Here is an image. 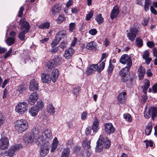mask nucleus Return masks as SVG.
Returning a JSON list of instances; mask_svg holds the SVG:
<instances>
[{"label":"nucleus","mask_w":157,"mask_h":157,"mask_svg":"<svg viewBox=\"0 0 157 157\" xmlns=\"http://www.w3.org/2000/svg\"><path fill=\"white\" fill-rule=\"evenodd\" d=\"M19 24L21 26V29L23 30L19 34L18 38L21 40L25 41L26 40L25 35L29 29L30 25L29 22L24 19H21L20 20Z\"/></svg>","instance_id":"f257e3e1"},{"label":"nucleus","mask_w":157,"mask_h":157,"mask_svg":"<svg viewBox=\"0 0 157 157\" xmlns=\"http://www.w3.org/2000/svg\"><path fill=\"white\" fill-rule=\"evenodd\" d=\"M14 125L16 129L20 133L25 131L29 127L28 122L23 119L17 121L14 123Z\"/></svg>","instance_id":"f03ea898"},{"label":"nucleus","mask_w":157,"mask_h":157,"mask_svg":"<svg viewBox=\"0 0 157 157\" xmlns=\"http://www.w3.org/2000/svg\"><path fill=\"white\" fill-rule=\"evenodd\" d=\"M91 142V139H89L88 138H86L84 140L82 143L83 147L85 149V153L83 155L82 154L84 157H90L91 155V146L90 145Z\"/></svg>","instance_id":"7ed1b4c3"},{"label":"nucleus","mask_w":157,"mask_h":157,"mask_svg":"<svg viewBox=\"0 0 157 157\" xmlns=\"http://www.w3.org/2000/svg\"><path fill=\"white\" fill-rule=\"evenodd\" d=\"M131 67H125L119 72V75L121 77V80L123 82H127L129 78V69Z\"/></svg>","instance_id":"20e7f679"},{"label":"nucleus","mask_w":157,"mask_h":157,"mask_svg":"<svg viewBox=\"0 0 157 157\" xmlns=\"http://www.w3.org/2000/svg\"><path fill=\"white\" fill-rule=\"evenodd\" d=\"M28 107V105L26 102H21L16 106L15 110L17 112L20 114H22L27 110Z\"/></svg>","instance_id":"39448f33"},{"label":"nucleus","mask_w":157,"mask_h":157,"mask_svg":"<svg viewBox=\"0 0 157 157\" xmlns=\"http://www.w3.org/2000/svg\"><path fill=\"white\" fill-rule=\"evenodd\" d=\"M119 62L122 64H126V67H131L132 65V59L127 54H123L121 56Z\"/></svg>","instance_id":"423d86ee"},{"label":"nucleus","mask_w":157,"mask_h":157,"mask_svg":"<svg viewBox=\"0 0 157 157\" xmlns=\"http://www.w3.org/2000/svg\"><path fill=\"white\" fill-rule=\"evenodd\" d=\"M138 32V29L136 27L132 26L130 29L129 32L127 33V37L128 39L131 41H134Z\"/></svg>","instance_id":"0eeeda50"},{"label":"nucleus","mask_w":157,"mask_h":157,"mask_svg":"<svg viewBox=\"0 0 157 157\" xmlns=\"http://www.w3.org/2000/svg\"><path fill=\"white\" fill-rule=\"evenodd\" d=\"M50 145L49 142H44V144L41 145L40 151L41 156L45 157L47 155L50 149Z\"/></svg>","instance_id":"6e6552de"},{"label":"nucleus","mask_w":157,"mask_h":157,"mask_svg":"<svg viewBox=\"0 0 157 157\" xmlns=\"http://www.w3.org/2000/svg\"><path fill=\"white\" fill-rule=\"evenodd\" d=\"M42 136L45 139L44 142H51L53 137L52 136V132L51 130L49 129H45L42 133Z\"/></svg>","instance_id":"1a4fd4ad"},{"label":"nucleus","mask_w":157,"mask_h":157,"mask_svg":"<svg viewBox=\"0 0 157 157\" xmlns=\"http://www.w3.org/2000/svg\"><path fill=\"white\" fill-rule=\"evenodd\" d=\"M22 145L20 144H17L12 146L9 149L8 152V155L10 157H13L14 153L19 150Z\"/></svg>","instance_id":"9d476101"},{"label":"nucleus","mask_w":157,"mask_h":157,"mask_svg":"<svg viewBox=\"0 0 157 157\" xmlns=\"http://www.w3.org/2000/svg\"><path fill=\"white\" fill-rule=\"evenodd\" d=\"M9 139L6 137H2L0 139V148L4 150L8 148L9 146Z\"/></svg>","instance_id":"9b49d317"},{"label":"nucleus","mask_w":157,"mask_h":157,"mask_svg":"<svg viewBox=\"0 0 157 157\" xmlns=\"http://www.w3.org/2000/svg\"><path fill=\"white\" fill-rule=\"evenodd\" d=\"M103 135H100L99 139H100L101 142V143L103 147L106 148L110 147L111 145V142L109 138L106 137L105 138L103 137Z\"/></svg>","instance_id":"f8f14e48"},{"label":"nucleus","mask_w":157,"mask_h":157,"mask_svg":"<svg viewBox=\"0 0 157 157\" xmlns=\"http://www.w3.org/2000/svg\"><path fill=\"white\" fill-rule=\"evenodd\" d=\"M105 130L106 132L109 134L114 133L115 131V129L111 123H105Z\"/></svg>","instance_id":"ddd939ff"},{"label":"nucleus","mask_w":157,"mask_h":157,"mask_svg":"<svg viewBox=\"0 0 157 157\" xmlns=\"http://www.w3.org/2000/svg\"><path fill=\"white\" fill-rule=\"evenodd\" d=\"M38 98V95L36 92L32 93L28 99L29 103L31 105H34L37 101Z\"/></svg>","instance_id":"4468645a"},{"label":"nucleus","mask_w":157,"mask_h":157,"mask_svg":"<svg viewBox=\"0 0 157 157\" xmlns=\"http://www.w3.org/2000/svg\"><path fill=\"white\" fill-rule=\"evenodd\" d=\"M45 141V139L42 136H41L39 135L34 136L33 137V142H35L38 146L42 145L43 142H44Z\"/></svg>","instance_id":"2eb2a0df"},{"label":"nucleus","mask_w":157,"mask_h":157,"mask_svg":"<svg viewBox=\"0 0 157 157\" xmlns=\"http://www.w3.org/2000/svg\"><path fill=\"white\" fill-rule=\"evenodd\" d=\"M126 93L125 92H121L117 96L118 102L121 104L125 103L126 99Z\"/></svg>","instance_id":"dca6fc26"},{"label":"nucleus","mask_w":157,"mask_h":157,"mask_svg":"<svg viewBox=\"0 0 157 157\" xmlns=\"http://www.w3.org/2000/svg\"><path fill=\"white\" fill-rule=\"evenodd\" d=\"M41 80L43 83H49L52 80L50 75L47 73H42L41 74Z\"/></svg>","instance_id":"f3484780"},{"label":"nucleus","mask_w":157,"mask_h":157,"mask_svg":"<svg viewBox=\"0 0 157 157\" xmlns=\"http://www.w3.org/2000/svg\"><path fill=\"white\" fill-rule=\"evenodd\" d=\"M29 89L30 91H34L38 89V83L34 79H33L31 81Z\"/></svg>","instance_id":"a211bd4d"},{"label":"nucleus","mask_w":157,"mask_h":157,"mask_svg":"<svg viewBox=\"0 0 157 157\" xmlns=\"http://www.w3.org/2000/svg\"><path fill=\"white\" fill-rule=\"evenodd\" d=\"M137 72L139 79L140 80L143 79L146 72L145 68L141 66L138 69Z\"/></svg>","instance_id":"6ab92c4d"},{"label":"nucleus","mask_w":157,"mask_h":157,"mask_svg":"<svg viewBox=\"0 0 157 157\" xmlns=\"http://www.w3.org/2000/svg\"><path fill=\"white\" fill-rule=\"evenodd\" d=\"M66 32L64 30L60 31L56 34V38L57 40L60 41L62 39L67 38Z\"/></svg>","instance_id":"aec40b11"},{"label":"nucleus","mask_w":157,"mask_h":157,"mask_svg":"<svg viewBox=\"0 0 157 157\" xmlns=\"http://www.w3.org/2000/svg\"><path fill=\"white\" fill-rule=\"evenodd\" d=\"M23 140L26 144H28L33 141V137L31 134L26 133L24 135Z\"/></svg>","instance_id":"412c9836"},{"label":"nucleus","mask_w":157,"mask_h":157,"mask_svg":"<svg viewBox=\"0 0 157 157\" xmlns=\"http://www.w3.org/2000/svg\"><path fill=\"white\" fill-rule=\"evenodd\" d=\"M119 12L118 7L116 6H115L110 14V17L111 19H113L116 17L119 14Z\"/></svg>","instance_id":"4be33fe9"},{"label":"nucleus","mask_w":157,"mask_h":157,"mask_svg":"<svg viewBox=\"0 0 157 157\" xmlns=\"http://www.w3.org/2000/svg\"><path fill=\"white\" fill-rule=\"evenodd\" d=\"M75 52V50L72 48H70L67 49L64 53V56L66 59H69Z\"/></svg>","instance_id":"5701e85b"},{"label":"nucleus","mask_w":157,"mask_h":157,"mask_svg":"<svg viewBox=\"0 0 157 157\" xmlns=\"http://www.w3.org/2000/svg\"><path fill=\"white\" fill-rule=\"evenodd\" d=\"M105 60H104L102 62L101 61H100L99 62L98 64H95L96 66V68H97V72L98 73H100L101 71H102L104 68L105 67Z\"/></svg>","instance_id":"b1692460"},{"label":"nucleus","mask_w":157,"mask_h":157,"mask_svg":"<svg viewBox=\"0 0 157 157\" xmlns=\"http://www.w3.org/2000/svg\"><path fill=\"white\" fill-rule=\"evenodd\" d=\"M99 121L98 119L95 117L94 121L91 129L93 130L94 132H96L98 130Z\"/></svg>","instance_id":"393cba45"},{"label":"nucleus","mask_w":157,"mask_h":157,"mask_svg":"<svg viewBox=\"0 0 157 157\" xmlns=\"http://www.w3.org/2000/svg\"><path fill=\"white\" fill-rule=\"evenodd\" d=\"M87 49L90 50H95L97 48V45L96 42L92 41L88 43L86 46Z\"/></svg>","instance_id":"a878e982"},{"label":"nucleus","mask_w":157,"mask_h":157,"mask_svg":"<svg viewBox=\"0 0 157 157\" xmlns=\"http://www.w3.org/2000/svg\"><path fill=\"white\" fill-rule=\"evenodd\" d=\"M52 80L53 82H56V79L58 77L59 73L58 70L57 69H54L52 73Z\"/></svg>","instance_id":"bb28decb"},{"label":"nucleus","mask_w":157,"mask_h":157,"mask_svg":"<svg viewBox=\"0 0 157 157\" xmlns=\"http://www.w3.org/2000/svg\"><path fill=\"white\" fill-rule=\"evenodd\" d=\"M36 107V106H33L31 107L29 110V113L32 116L35 117L36 116L39 111Z\"/></svg>","instance_id":"cd10ccee"},{"label":"nucleus","mask_w":157,"mask_h":157,"mask_svg":"<svg viewBox=\"0 0 157 157\" xmlns=\"http://www.w3.org/2000/svg\"><path fill=\"white\" fill-rule=\"evenodd\" d=\"M150 86V82L148 79H146L145 80L144 85L143 86L141 87L142 89V92L145 94H146L147 90Z\"/></svg>","instance_id":"c85d7f7f"},{"label":"nucleus","mask_w":157,"mask_h":157,"mask_svg":"<svg viewBox=\"0 0 157 157\" xmlns=\"http://www.w3.org/2000/svg\"><path fill=\"white\" fill-rule=\"evenodd\" d=\"M47 112L50 114H53L55 112V109L52 103L49 104L47 107Z\"/></svg>","instance_id":"c756f323"},{"label":"nucleus","mask_w":157,"mask_h":157,"mask_svg":"<svg viewBox=\"0 0 157 157\" xmlns=\"http://www.w3.org/2000/svg\"><path fill=\"white\" fill-rule=\"evenodd\" d=\"M104 147L102 145L101 143V142L100 139H98L97 142V145L96 146V151L98 152H100L102 151L103 148Z\"/></svg>","instance_id":"7c9ffc66"},{"label":"nucleus","mask_w":157,"mask_h":157,"mask_svg":"<svg viewBox=\"0 0 157 157\" xmlns=\"http://www.w3.org/2000/svg\"><path fill=\"white\" fill-rule=\"evenodd\" d=\"M95 64H92L88 68L87 71V74L88 75L94 73L96 70H97V68Z\"/></svg>","instance_id":"2f4dec72"},{"label":"nucleus","mask_w":157,"mask_h":157,"mask_svg":"<svg viewBox=\"0 0 157 157\" xmlns=\"http://www.w3.org/2000/svg\"><path fill=\"white\" fill-rule=\"evenodd\" d=\"M58 144V141L57 138L56 137H55L53 140V142L52 145L51 150V152H53L55 151L57 148Z\"/></svg>","instance_id":"473e14b6"},{"label":"nucleus","mask_w":157,"mask_h":157,"mask_svg":"<svg viewBox=\"0 0 157 157\" xmlns=\"http://www.w3.org/2000/svg\"><path fill=\"white\" fill-rule=\"evenodd\" d=\"M61 10V7L58 4H56L53 6L52 10V14L55 15L56 13H59Z\"/></svg>","instance_id":"72a5a7b5"},{"label":"nucleus","mask_w":157,"mask_h":157,"mask_svg":"<svg viewBox=\"0 0 157 157\" xmlns=\"http://www.w3.org/2000/svg\"><path fill=\"white\" fill-rule=\"evenodd\" d=\"M26 86L24 84H21L17 87L18 90L21 94L26 91Z\"/></svg>","instance_id":"f704fd0d"},{"label":"nucleus","mask_w":157,"mask_h":157,"mask_svg":"<svg viewBox=\"0 0 157 157\" xmlns=\"http://www.w3.org/2000/svg\"><path fill=\"white\" fill-rule=\"evenodd\" d=\"M39 128L37 127H33L32 130V133H31L33 137H34V136L39 135Z\"/></svg>","instance_id":"c9c22d12"},{"label":"nucleus","mask_w":157,"mask_h":157,"mask_svg":"<svg viewBox=\"0 0 157 157\" xmlns=\"http://www.w3.org/2000/svg\"><path fill=\"white\" fill-rule=\"evenodd\" d=\"M152 126L151 124L147 125L145 130V133L147 136L150 135L151 132Z\"/></svg>","instance_id":"e433bc0d"},{"label":"nucleus","mask_w":157,"mask_h":157,"mask_svg":"<svg viewBox=\"0 0 157 157\" xmlns=\"http://www.w3.org/2000/svg\"><path fill=\"white\" fill-rule=\"evenodd\" d=\"M95 19L99 25L101 24L104 21V18L102 17L101 14L100 13L96 16Z\"/></svg>","instance_id":"4c0bfd02"},{"label":"nucleus","mask_w":157,"mask_h":157,"mask_svg":"<svg viewBox=\"0 0 157 157\" xmlns=\"http://www.w3.org/2000/svg\"><path fill=\"white\" fill-rule=\"evenodd\" d=\"M62 57L59 56H56L53 59V62L56 65H58L61 63Z\"/></svg>","instance_id":"58836bf2"},{"label":"nucleus","mask_w":157,"mask_h":157,"mask_svg":"<svg viewBox=\"0 0 157 157\" xmlns=\"http://www.w3.org/2000/svg\"><path fill=\"white\" fill-rule=\"evenodd\" d=\"M151 3V1L150 0H145L144 8V10L147 12L149 9V6Z\"/></svg>","instance_id":"ea45409f"},{"label":"nucleus","mask_w":157,"mask_h":157,"mask_svg":"<svg viewBox=\"0 0 157 157\" xmlns=\"http://www.w3.org/2000/svg\"><path fill=\"white\" fill-rule=\"evenodd\" d=\"M70 154L69 148H65L62 152L61 157H69Z\"/></svg>","instance_id":"a19ab883"},{"label":"nucleus","mask_w":157,"mask_h":157,"mask_svg":"<svg viewBox=\"0 0 157 157\" xmlns=\"http://www.w3.org/2000/svg\"><path fill=\"white\" fill-rule=\"evenodd\" d=\"M36 106V109L39 111L42 110L44 107V103L43 101L41 100L37 102L36 104L34 105Z\"/></svg>","instance_id":"79ce46f5"},{"label":"nucleus","mask_w":157,"mask_h":157,"mask_svg":"<svg viewBox=\"0 0 157 157\" xmlns=\"http://www.w3.org/2000/svg\"><path fill=\"white\" fill-rule=\"evenodd\" d=\"M137 46L140 48L142 47L143 45V41L140 37H137L135 41Z\"/></svg>","instance_id":"37998d69"},{"label":"nucleus","mask_w":157,"mask_h":157,"mask_svg":"<svg viewBox=\"0 0 157 157\" xmlns=\"http://www.w3.org/2000/svg\"><path fill=\"white\" fill-rule=\"evenodd\" d=\"M50 27V23L46 22H44L39 25V28L42 29H48Z\"/></svg>","instance_id":"c03bdc74"},{"label":"nucleus","mask_w":157,"mask_h":157,"mask_svg":"<svg viewBox=\"0 0 157 157\" xmlns=\"http://www.w3.org/2000/svg\"><path fill=\"white\" fill-rule=\"evenodd\" d=\"M55 64L54 62H49L48 63L46 66V69L48 71V72H49L51 71V69L55 67Z\"/></svg>","instance_id":"a18cd8bd"},{"label":"nucleus","mask_w":157,"mask_h":157,"mask_svg":"<svg viewBox=\"0 0 157 157\" xmlns=\"http://www.w3.org/2000/svg\"><path fill=\"white\" fill-rule=\"evenodd\" d=\"M80 90V87L78 86H76L74 88L73 90V93L77 97L79 95V92Z\"/></svg>","instance_id":"49530a36"},{"label":"nucleus","mask_w":157,"mask_h":157,"mask_svg":"<svg viewBox=\"0 0 157 157\" xmlns=\"http://www.w3.org/2000/svg\"><path fill=\"white\" fill-rule=\"evenodd\" d=\"M6 42L8 45L10 46L14 43V39L12 37H9L6 39Z\"/></svg>","instance_id":"de8ad7c7"},{"label":"nucleus","mask_w":157,"mask_h":157,"mask_svg":"<svg viewBox=\"0 0 157 157\" xmlns=\"http://www.w3.org/2000/svg\"><path fill=\"white\" fill-rule=\"evenodd\" d=\"M67 44L68 42L67 40H63V41L59 44V47L62 49H64L67 47Z\"/></svg>","instance_id":"09e8293b"},{"label":"nucleus","mask_w":157,"mask_h":157,"mask_svg":"<svg viewBox=\"0 0 157 157\" xmlns=\"http://www.w3.org/2000/svg\"><path fill=\"white\" fill-rule=\"evenodd\" d=\"M114 66L112 64L111 60L109 61V66L108 70V72L109 74H111L113 70Z\"/></svg>","instance_id":"8fccbe9b"},{"label":"nucleus","mask_w":157,"mask_h":157,"mask_svg":"<svg viewBox=\"0 0 157 157\" xmlns=\"http://www.w3.org/2000/svg\"><path fill=\"white\" fill-rule=\"evenodd\" d=\"M124 118L126 120L129 122H130L132 120L131 116L130 114L128 113L124 114L123 115Z\"/></svg>","instance_id":"3c124183"},{"label":"nucleus","mask_w":157,"mask_h":157,"mask_svg":"<svg viewBox=\"0 0 157 157\" xmlns=\"http://www.w3.org/2000/svg\"><path fill=\"white\" fill-rule=\"evenodd\" d=\"M76 28V25L75 23L72 22L69 25V30L71 32H72Z\"/></svg>","instance_id":"603ef678"},{"label":"nucleus","mask_w":157,"mask_h":157,"mask_svg":"<svg viewBox=\"0 0 157 157\" xmlns=\"http://www.w3.org/2000/svg\"><path fill=\"white\" fill-rule=\"evenodd\" d=\"M77 67L78 68H80L83 65L82 60L81 58H79L78 59L77 62Z\"/></svg>","instance_id":"864d4df0"},{"label":"nucleus","mask_w":157,"mask_h":157,"mask_svg":"<svg viewBox=\"0 0 157 157\" xmlns=\"http://www.w3.org/2000/svg\"><path fill=\"white\" fill-rule=\"evenodd\" d=\"M94 12L93 11H91L90 13L86 16V19L87 21L89 20L92 17L93 15Z\"/></svg>","instance_id":"5fc2aeb1"},{"label":"nucleus","mask_w":157,"mask_h":157,"mask_svg":"<svg viewBox=\"0 0 157 157\" xmlns=\"http://www.w3.org/2000/svg\"><path fill=\"white\" fill-rule=\"evenodd\" d=\"M88 33L92 35H95L97 33V31L95 29H93L90 30Z\"/></svg>","instance_id":"6e6d98bb"},{"label":"nucleus","mask_w":157,"mask_h":157,"mask_svg":"<svg viewBox=\"0 0 157 157\" xmlns=\"http://www.w3.org/2000/svg\"><path fill=\"white\" fill-rule=\"evenodd\" d=\"M144 142L146 143V147L147 148L149 146L151 147L153 146V143L151 141L145 140Z\"/></svg>","instance_id":"4d7b16f0"},{"label":"nucleus","mask_w":157,"mask_h":157,"mask_svg":"<svg viewBox=\"0 0 157 157\" xmlns=\"http://www.w3.org/2000/svg\"><path fill=\"white\" fill-rule=\"evenodd\" d=\"M64 19L65 18L62 15H60L57 19L56 21L57 23H60L64 21Z\"/></svg>","instance_id":"13d9d810"},{"label":"nucleus","mask_w":157,"mask_h":157,"mask_svg":"<svg viewBox=\"0 0 157 157\" xmlns=\"http://www.w3.org/2000/svg\"><path fill=\"white\" fill-rule=\"evenodd\" d=\"M59 41L58 40H57V39H56V38L55 40L53 41L51 44V46L52 48H54L55 47L56 45L58 44Z\"/></svg>","instance_id":"bf43d9fd"},{"label":"nucleus","mask_w":157,"mask_h":157,"mask_svg":"<svg viewBox=\"0 0 157 157\" xmlns=\"http://www.w3.org/2000/svg\"><path fill=\"white\" fill-rule=\"evenodd\" d=\"M149 56V52L147 50L145 51L143 55V58L144 59L148 57Z\"/></svg>","instance_id":"052dcab7"},{"label":"nucleus","mask_w":157,"mask_h":157,"mask_svg":"<svg viewBox=\"0 0 157 157\" xmlns=\"http://www.w3.org/2000/svg\"><path fill=\"white\" fill-rule=\"evenodd\" d=\"M24 10V8L23 6H22L19 9L18 15V16L19 17H21L23 15V11Z\"/></svg>","instance_id":"680f3d73"},{"label":"nucleus","mask_w":157,"mask_h":157,"mask_svg":"<svg viewBox=\"0 0 157 157\" xmlns=\"http://www.w3.org/2000/svg\"><path fill=\"white\" fill-rule=\"evenodd\" d=\"M81 147L76 146L74 149V152L76 154H78L79 152L81 149Z\"/></svg>","instance_id":"e2e57ef3"},{"label":"nucleus","mask_w":157,"mask_h":157,"mask_svg":"<svg viewBox=\"0 0 157 157\" xmlns=\"http://www.w3.org/2000/svg\"><path fill=\"white\" fill-rule=\"evenodd\" d=\"M92 131L91 128L90 126L88 127L85 130V133L86 135L90 134Z\"/></svg>","instance_id":"0e129e2a"},{"label":"nucleus","mask_w":157,"mask_h":157,"mask_svg":"<svg viewBox=\"0 0 157 157\" xmlns=\"http://www.w3.org/2000/svg\"><path fill=\"white\" fill-rule=\"evenodd\" d=\"M51 49V52L53 54H55L57 52L59 49V48L58 46H57Z\"/></svg>","instance_id":"69168bd1"},{"label":"nucleus","mask_w":157,"mask_h":157,"mask_svg":"<svg viewBox=\"0 0 157 157\" xmlns=\"http://www.w3.org/2000/svg\"><path fill=\"white\" fill-rule=\"evenodd\" d=\"M12 51V49H10L9 51L7 52L4 56V58L6 59L11 54Z\"/></svg>","instance_id":"338daca9"},{"label":"nucleus","mask_w":157,"mask_h":157,"mask_svg":"<svg viewBox=\"0 0 157 157\" xmlns=\"http://www.w3.org/2000/svg\"><path fill=\"white\" fill-rule=\"evenodd\" d=\"M87 113L86 112H84L81 115V119L82 120H84L86 119Z\"/></svg>","instance_id":"774afa93"}]
</instances>
